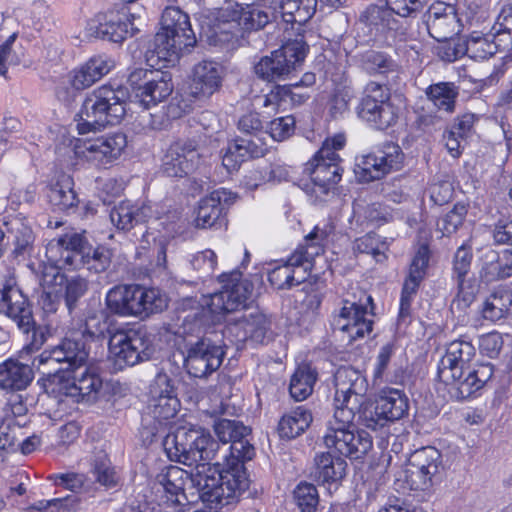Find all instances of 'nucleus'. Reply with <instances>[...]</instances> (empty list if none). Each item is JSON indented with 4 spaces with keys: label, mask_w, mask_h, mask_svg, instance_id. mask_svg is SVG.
<instances>
[{
    "label": "nucleus",
    "mask_w": 512,
    "mask_h": 512,
    "mask_svg": "<svg viewBox=\"0 0 512 512\" xmlns=\"http://www.w3.org/2000/svg\"><path fill=\"white\" fill-rule=\"evenodd\" d=\"M468 207L464 203H456L453 208L437 222V228L443 236H450L458 231L467 216Z\"/></svg>",
    "instance_id": "nucleus-51"
},
{
    "label": "nucleus",
    "mask_w": 512,
    "mask_h": 512,
    "mask_svg": "<svg viewBox=\"0 0 512 512\" xmlns=\"http://www.w3.org/2000/svg\"><path fill=\"white\" fill-rule=\"evenodd\" d=\"M88 351L82 339L65 337L57 345L43 351L37 360L43 366V374L52 378V381H61L69 370L82 366L88 359Z\"/></svg>",
    "instance_id": "nucleus-11"
},
{
    "label": "nucleus",
    "mask_w": 512,
    "mask_h": 512,
    "mask_svg": "<svg viewBox=\"0 0 512 512\" xmlns=\"http://www.w3.org/2000/svg\"><path fill=\"white\" fill-rule=\"evenodd\" d=\"M225 356L222 339L213 340L204 336L186 346L184 367L195 378H207L221 366Z\"/></svg>",
    "instance_id": "nucleus-15"
},
{
    "label": "nucleus",
    "mask_w": 512,
    "mask_h": 512,
    "mask_svg": "<svg viewBox=\"0 0 512 512\" xmlns=\"http://www.w3.org/2000/svg\"><path fill=\"white\" fill-rule=\"evenodd\" d=\"M92 473L96 481L106 488L117 484V475L105 454L96 457L92 463Z\"/></svg>",
    "instance_id": "nucleus-59"
},
{
    "label": "nucleus",
    "mask_w": 512,
    "mask_h": 512,
    "mask_svg": "<svg viewBox=\"0 0 512 512\" xmlns=\"http://www.w3.org/2000/svg\"><path fill=\"white\" fill-rule=\"evenodd\" d=\"M424 17L429 35L437 41L449 40L461 30L462 18L452 4L433 3Z\"/></svg>",
    "instance_id": "nucleus-23"
},
{
    "label": "nucleus",
    "mask_w": 512,
    "mask_h": 512,
    "mask_svg": "<svg viewBox=\"0 0 512 512\" xmlns=\"http://www.w3.org/2000/svg\"><path fill=\"white\" fill-rule=\"evenodd\" d=\"M442 456L432 446L415 450L404 470V481L410 490L430 492L439 480Z\"/></svg>",
    "instance_id": "nucleus-13"
},
{
    "label": "nucleus",
    "mask_w": 512,
    "mask_h": 512,
    "mask_svg": "<svg viewBox=\"0 0 512 512\" xmlns=\"http://www.w3.org/2000/svg\"><path fill=\"white\" fill-rule=\"evenodd\" d=\"M393 354V346L390 344H386L381 347L379 354L376 358L375 362V368L373 372V380L374 382L378 381H389L392 383H398V376H395V378L389 377L387 373V368L390 363L391 357Z\"/></svg>",
    "instance_id": "nucleus-62"
},
{
    "label": "nucleus",
    "mask_w": 512,
    "mask_h": 512,
    "mask_svg": "<svg viewBox=\"0 0 512 512\" xmlns=\"http://www.w3.org/2000/svg\"><path fill=\"white\" fill-rule=\"evenodd\" d=\"M465 55L476 61L492 57L497 51H502L495 34L484 33L483 30H472L464 42Z\"/></svg>",
    "instance_id": "nucleus-36"
},
{
    "label": "nucleus",
    "mask_w": 512,
    "mask_h": 512,
    "mask_svg": "<svg viewBox=\"0 0 512 512\" xmlns=\"http://www.w3.org/2000/svg\"><path fill=\"white\" fill-rule=\"evenodd\" d=\"M361 69L370 76L398 73L400 65L389 54L379 50H367L359 56Z\"/></svg>",
    "instance_id": "nucleus-39"
},
{
    "label": "nucleus",
    "mask_w": 512,
    "mask_h": 512,
    "mask_svg": "<svg viewBox=\"0 0 512 512\" xmlns=\"http://www.w3.org/2000/svg\"><path fill=\"white\" fill-rule=\"evenodd\" d=\"M115 18L114 13L99 14L89 24V29L98 38L120 43L128 34V25L126 22L121 21L120 18Z\"/></svg>",
    "instance_id": "nucleus-37"
},
{
    "label": "nucleus",
    "mask_w": 512,
    "mask_h": 512,
    "mask_svg": "<svg viewBox=\"0 0 512 512\" xmlns=\"http://www.w3.org/2000/svg\"><path fill=\"white\" fill-rule=\"evenodd\" d=\"M494 366L491 363H480L473 367L466 366V380H461L458 393H454L458 399H467L492 378Z\"/></svg>",
    "instance_id": "nucleus-38"
},
{
    "label": "nucleus",
    "mask_w": 512,
    "mask_h": 512,
    "mask_svg": "<svg viewBox=\"0 0 512 512\" xmlns=\"http://www.w3.org/2000/svg\"><path fill=\"white\" fill-rule=\"evenodd\" d=\"M173 88L172 77L169 72L154 70L152 77L146 83V87H143L144 90L138 93L139 102L146 109H149L170 96Z\"/></svg>",
    "instance_id": "nucleus-35"
},
{
    "label": "nucleus",
    "mask_w": 512,
    "mask_h": 512,
    "mask_svg": "<svg viewBox=\"0 0 512 512\" xmlns=\"http://www.w3.org/2000/svg\"><path fill=\"white\" fill-rule=\"evenodd\" d=\"M252 286L248 281L231 280L210 296L208 308L218 319L226 314L245 308L250 299Z\"/></svg>",
    "instance_id": "nucleus-24"
},
{
    "label": "nucleus",
    "mask_w": 512,
    "mask_h": 512,
    "mask_svg": "<svg viewBox=\"0 0 512 512\" xmlns=\"http://www.w3.org/2000/svg\"><path fill=\"white\" fill-rule=\"evenodd\" d=\"M126 145V136L123 133H114L88 141L83 155L95 166L106 168L119 158Z\"/></svg>",
    "instance_id": "nucleus-27"
},
{
    "label": "nucleus",
    "mask_w": 512,
    "mask_h": 512,
    "mask_svg": "<svg viewBox=\"0 0 512 512\" xmlns=\"http://www.w3.org/2000/svg\"><path fill=\"white\" fill-rule=\"evenodd\" d=\"M328 233L315 227L284 263L268 272L269 283L277 290L304 283L314 268L315 258L324 253Z\"/></svg>",
    "instance_id": "nucleus-6"
},
{
    "label": "nucleus",
    "mask_w": 512,
    "mask_h": 512,
    "mask_svg": "<svg viewBox=\"0 0 512 512\" xmlns=\"http://www.w3.org/2000/svg\"><path fill=\"white\" fill-rule=\"evenodd\" d=\"M59 382V391L71 397L76 402L94 401L103 384L101 377L96 372L88 369L80 373H75L72 377V381L67 379L66 382H62V380Z\"/></svg>",
    "instance_id": "nucleus-30"
},
{
    "label": "nucleus",
    "mask_w": 512,
    "mask_h": 512,
    "mask_svg": "<svg viewBox=\"0 0 512 512\" xmlns=\"http://www.w3.org/2000/svg\"><path fill=\"white\" fill-rule=\"evenodd\" d=\"M345 141L343 134L326 139L314 157L306 163L305 172L311 178L312 192L316 197L326 195L341 180V159L337 151L344 147Z\"/></svg>",
    "instance_id": "nucleus-9"
},
{
    "label": "nucleus",
    "mask_w": 512,
    "mask_h": 512,
    "mask_svg": "<svg viewBox=\"0 0 512 512\" xmlns=\"http://www.w3.org/2000/svg\"><path fill=\"white\" fill-rule=\"evenodd\" d=\"M313 420L312 413L305 406H298L282 416L278 423L281 438L294 439L304 433Z\"/></svg>",
    "instance_id": "nucleus-42"
},
{
    "label": "nucleus",
    "mask_w": 512,
    "mask_h": 512,
    "mask_svg": "<svg viewBox=\"0 0 512 512\" xmlns=\"http://www.w3.org/2000/svg\"><path fill=\"white\" fill-rule=\"evenodd\" d=\"M426 95L439 110L452 113L455 110L458 87L452 82H439L426 89Z\"/></svg>",
    "instance_id": "nucleus-47"
},
{
    "label": "nucleus",
    "mask_w": 512,
    "mask_h": 512,
    "mask_svg": "<svg viewBox=\"0 0 512 512\" xmlns=\"http://www.w3.org/2000/svg\"><path fill=\"white\" fill-rule=\"evenodd\" d=\"M73 181L69 176H62L55 184L51 185L47 198L56 211H69L78 205V197L74 191Z\"/></svg>",
    "instance_id": "nucleus-43"
},
{
    "label": "nucleus",
    "mask_w": 512,
    "mask_h": 512,
    "mask_svg": "<svg viewBox=\"0 0 512 512\" xmlns=\"http://www.w3.org/2000/svg\"><path fill=\"white\" fill-rule=\"evenodd\" d=\"M195 478L186 470L170 465L163 469L156 477L157 484L164 493L163 503L173 509V512H183L189 505V500L185 494V486L189 481L195 483Z\"/></svg>",
    "instance_id": "nucleus-20"
},
{
    "label": "nucleus",
    "mask_w": 512,
    "mask_h": 512,
    "mask_svg": "<svg viewBox=\"0 0 512 512\" xmlns=\"http://www.w3.org/2000/svg\"><path fill=\"white\" fill-rule=\"evenodd\" d=\"M356 112L361 120L377 130L388 129L398 119V108L391 101L389 87L372 80L364 86Z\"/></svg>",
    "instance_id": "nucleus-10"
},
{
    "label": "nucleus",
    "mask_w": 512,
    "mask_h": 512,
    "mask_svg": "<svg viewBox=\"0 0 512 512\" xmlns=\"http://www.w3.org/2000/svg\"><path fill=\"white\" fill-rule=\"evenodd\" d=\"M502 52L512 56V6H504L492 27Z\"/></svg>",
    "instance_id": "nucleus-48"
},
{
    "label": "nucleus",
    "mask_w": 512,
    "mask_h": 512,
    "mask_svg": "<svg viewBox=\"0 0 512 512\" xmlns=\"http://www.w3.org/2000/svg\"><path fill=\"white\" fill-rule=\"evenodd\" d=\"M0 314L13 320L17 327L27 335L25 349L27 352L39 350L47 340L45 327L37 326L32 305L14 280H6L0 289Z\"/></svg>",
    "instance_id": "nucleus-8"
},
{
    "label": "nucleus",
    "mask_w": 512,
    "mask_h": 512,
    "mask_svg": "<svg viewBox=\"0 0 512 512\" xmlns=\"http://www.w3.org/2000/svg\"><path fill=\"white\" fill-rule=\"evenodd\" d=\"M33 379L34 372L28 364L12 358L0 363V389L2 390H25Z\"/></svg>",
    "instance_id": "nucleus-34"
},
{
    "label": "nucleus",
    "mask_w": 512,
    "mask_h": 512,
    "mask_svg": "<svg viewBox=\"0 0 512 512\" xmlns=\"http://www.w3.org/2000/svg\"><path fill=\"white\" fill-rule=\"evenodd\" d=\"M235 198L236 195L231 191L219 188L201 199L195 218L196 227L202 229L221 227L225 221L224 211Z\"/></svg>",
    "instance_id": "nucleus-25"
},
{
    "label": "nucleus",
    "mask_w": 512,
    "mask_h": 512,
    "mask_svg": "<svg viewBox=\"0 0 512 512\" xmlns=\"http://www.w3.org/2000/svg\"><path fill=\"white\" fill-rule=\"evenodd\" d=\"M221 84L220 65L213 61H202L194 67L189 94L195 99H206L218 91Z\"/></svg>",
    "instance_id": "nucleus-29"
},
{
    "label": "nucleus",
    "mask_w": 512,
    "mask_h": 512,
    "mask_svg": "<svg viewBox=\"0 0 512 512\" xmlns=\"http://www.w3.org/2000/svg\"><path fill=\"white\" fill-rule=\"evenodd\" d=\"M295 130V118L287 115L275 118L268 125L267 135L275 141H283L289 138Z\"/></svg>",
    "instance_id": "nucleus-61"
},
{
    "label": "nucleus",
    "mask_w": 512,
    "mask_h": 512,
    "mask_svg": "<svg viewBox=\"0 0 512 512\" xmlns=\"http://www.w3.org/2000/svg\"><path fill=\"white\" fill-rule=\"evenodd\" d=\"M150 212L149 207H138L129 201H123L111 210L110 220L118 229L129 230L137 224L146 222Z\"/></svg>",
    "instance_id": "nucleus-41"
},
{
    "label": "nucleus",
    "mask_w": 512,
    "mask_h": 512,
    "mask_svg": "<svg viewBox=\"0 0 512 512\" xmlns=\"http://www.w3.org/2000/svg\"><path fill=\"white\" fill-rule=\"evenodd\" d=\"M113 67L114 61L111 58L105 55L94 56L71 73L69 82L75 90H84L108 74Z\"/></svg>",
    "instance_id": "nucleus-32"
},
{
    "label": "nucleus",
    "mask_w": 512,
    "mask_h": 512,
    "mask_svg": "<svg viewBox=\"0 0 512 512\" xmlns=\"http://www.w3.org/2000/svg\"><path fill=\"white\" fill-rule=\"evenodd\" d=\"M113 67L114 61L111 58L105 55L94 56L71 73L69 82L75 90H84L108 74Z\"/></svg>",
    "instance_id": "nucleus-33"
},
{
    "label": "nucleus",
    "mask_w": 512,
    "mask_h": 512,
    "mask_svg": "<svg viewBox=\"0 0 512 512\" xmlns=\"http://www.w3.org/2000/svg\"><path fill=\"white\" fill-rule=\"evenodd\" d=\"M462 18V27L468 26L473 30H486L490 24V13L486 6L480 5L475 1H469L465 9L459 15Z\"/></svg>",
    "instance_id": "nucleus-49"
},
{
    "label": "nucleus",
    "mask_w": 512,
    "mask_h": 512,
    "mask_svg": "<svg viewBox=\"0 0 512 512\" xmlns=\"http://www.w3.org/2000/svg\"><path fill=\"white\" fill-rule=\"evenodd\" d=\"M108 331L107 315L103 311L89 312L80 327L82 336L92 340L104 338Z\"/></svg>",
    "instance_id": "nucleus-53"
},
{
    "label": "nucleus",
    "mask_w": 512,
    "mask_h": 512,
    "mask_svg": "<svg viewBox=\"0 0 512 512\" xmlns=\"http://www.w3.org/2000/svg\"><path fill=\"white\" fill-rule=\"evenodd\" d=\"M195 139H178L168 148L162 160V170L168 177H183L193 172L200 161Z\"/></svg>",
    "instance_id": "nucleus-19"
},
{
    "label": "nucleus",
    "mask_w": 512,
    "mask_h": 512,
    "mask_svg": "<svg viewBox=\"0 0 512 512\" xmlns=\"http://www.w3.org/2000/svg\"><path fill=\"white\" fill-rule=\"evenodd\" d=\"M294 501L301 512H315L319 503V494L314 484L300 482L293 491Z\"/></svg>",
    "instance_id": "nucleus-56"
},
{
    "label": "nucleus",
    "mask_w": 512,
    "mask_h": 512,
    "mask_svg": "<svg viewBox=\"0 0 512 512\" xmlns=\"http://www.w3.org/2000/svg\"><path fill=\"white\" fill-rule=\"evenodd\" d=\"M317 3V0H281L272 12L258 4L235 3L220 12L209 39L214 45L230 43L246 32L263 29L278 17L287 24L302 26L315 14Z\"/></svg>",
    "instance_id": "nucleus-2"
},
{
    "label": "nucleus",
    "mask_w": 512,
    "mask_h": 512,
    "mask_svg": "<svg viewBox=\"0 0 512 512\" xmlns=\"http://www.w3.org/2000/svg\"><path fill=\"white\" fill-rule=\"evenodd\" d=\"M500 256L494 250H488L483 256V264L479 271V277L482 282L489 284L501 279H506L502 268Z\"/></svg>",
    "instance_id": "nucleus-55"
},
{
    "label": "nucleus",
    "mask_w": 512,
    "mask_h": 512,
    "mask_svg": "<svg viewBox=\"0 0 512 512\" xmlns=\"http://www.w3.org/2000/svg\"><path fill=\"white\" fill-rule=\"evenodd\" d=\"M53 278L59 284L65 280L63 296L69 313H72L78 307L80 299L88 291V281L80 276L66 278L58 270L53 274Z\"/></svg>",
    "instance_id": "nucleus-46"
},
{
    "label": "nucleus",
    "mask_w": 512,
    "mask_h": 512,
    "mask_svg": "<svg viewBox=\"0 0 512 512\" xmlns=\"http://www.w3.org/2000/svg\"><path fill=\"white\" fill-rule=\"evenodd\" d=\"M148 350V341L137 331H117L109 339V352L119 370L149 359Z\"/></svg>",
    "instance_id": "nucleus-17"
},
{
    "label": "nucleus",
    "mask_w": 512,
    "mask_h": 512,
    "mask_svg": "<svg viewBox=\"0 0 512 512\" xmlns=\"http://www.w3.org/2000/svg\"><path fill=\"white\" fill-rule=\"evenodd\" d=\"M333 432H326L324 444L328 449H333L339 455L350 459H361L372 448V438L364 430L354 431L351 429H334Z\"/></svg>",
    "instance_id": "nucleus-22"
},
{
    "label": "nucleus",
    "mask_w": 512,
    "mask_h": 512,
    "mask_svg": "<svg viewBox=\"0 0 512 512\" xmlns=\"http://www.w3.org/2000/svg\"><path fill=\"white\" fill-rule=\"evenodd\" d=\"M168 306V297L158 288L143 287L142 292V313L141 317H148L151 314L160 313Z\"/></svg>",
    "instance_id": "nucleus-57"
},
{
    "label": "nucleus",
    "mask_w": 512,
    "mask_h": 512,
    "mask_svg": "<svg viewBox=\"0 0 512 512\" xmlns=\"http://www.w3.org/2000/svg\"><path fill=\"white\" fill-rule=\"evenodd\" d=\"M49 479L54 481L58 487H63L73 493H80L85 486L87 478L84 474L68 472L50 476Z\"/></svg>",
    "instance_id": "nucleus-64"
},
{
    "label": "nucleus",
    "mask_w": 512,
    "mask_h": 512,
    "mask_svg": "<svg viewBox=\"0 0 512 512\" xmlns=\"http://www.w3.org/2000/svg\"><path fill=\"white\" fill-rule=\"evenodd\" d=\"M512 304V295L508 292L493 293L484 303L483 318L497 322L506 317Z\"/></svg>",
    "instance_id": "nucleus-50"
},
{
    "label": "nucleus",
    "mask_w": 512,
    "mask_h": 512,
    "mask_svg": "<svg viewBox=\"0 0 512 512\" xmlns=\"http://www.w3.org/2000/svg\"><path fill=\"white\" fill-rule=\"evenodd\" d=\"M335 411L328 422L327 432L354 428L356 412L360 410L367 392V381L356 369L342 366L334 374Z\"/></svg>",
    "instance_id": "nucleus-7"
},
{
    "label": "nucleus",
    "mask_w": 512,
    "mask_h": 512,
    "mask_svg": "<svg viewBox=\"0 0 512 512\" xmlns=\"http://www.w3.org/2000/svg\"><path fill=\"white\" fill-rule=\"evenodd\" d=\"M404 154L401 147L393 142H385L372 152L362 156L355 174L360 182L379 180L402 167Z\"/></svg>",
    "instance_id": "nucleus-16"
},
{
    "label": "nucleus",
    "mask_w": 512,
    "mask_h": 512,
    "mask_svg": "<svg viewBox=\"0 0 512 512\" xmlns=\"http://www.w3.org/2000/svg\"><path fill=\"white\" fill-rule=\"evenodd\" d=\"M228 146L230 147V153L235 154L241 162L249 158L261 157L267 150L265 141H256L252 138H237Z\"/></svg>",
    "instance_id": "nucleus-52"
},
{
    "label": "nucleus",
    "mask_w": 512,
    "mask_h": 512,
    "mask_svg": "<svg viewBox=\"0 0 512 512\" xmlns=\"http://www.w3.org/2000/svg\"><path fill=\"white\" fill-rule=\"evenodd\" d=\"M366 316V305L344 300L343 307L334 318V326L347 333L350 341H356L372 331L373 320Z\"/></svg>",
    "instance_id": "nucleus-26"
},
{
    "label": "nucleus",
    "mask_w": 512,
    "mask_h": 512,
    "mask_svg": "<svg viewBox=\"0 0 512 512\" xmlns=\"http://www.w3.org/2000/svg\"><path fill=\"white\" fill-rule=\"evenodd\" d=\"M475 355V348L471 342L457 339L450 342L446 348L445 355L438 364L437 377L440 381L454 379L461 375V369L470 365Z\"/></svg>",
    "instance_id": "nucleus-28"
},
{
    "label": "nucleus",
    "mask_w": 512,
    "mask_h": 512,
    "mask_svg": "<svg viewBox=\"0 0 512 512\" xmlns=\"http://www.w3.org/2000/svg\"><path fill=\"white\" fill-rule=\"evenodd\" d=\"M45 255L55 269L86 267L89 271L101 273L111 262V254L107 248H93L80 233H66L52 239L46 246Z\"/></svg>",
    "instance_id": "nucleus-5"
},
{
    "label": "nucleus",
    "mask_w": 512,
    "mask_h": 512,
    "mask_svg": "<svg viewBox=\"0 0 512 512\" xmlns=\"http://www.w3.org/2000/svg\"><path fill=\"white\" fill-rule=\"evenodd\" d=\"M234 328L243 332L241 340L262 342L269 329V321L263 313L254 311L248 315H243L241 319L237 321Z\"/></svg>",
    "instance_id": "nucleus-44"
},
{
    "label": "nucleus",
    "mask_w": 512,
    "mask_h": 512,
    "mask_svg": "<svg viewBox=\"0 0 512 512\" xmlns=\"http://www.w3.org/2000/svg\"><path fill=\"white\" fill-rule=\"evenodd\" d=\"M163 447L172 461L196 465L195 485L204 502L215 506L229 505L249 486L244 467L247 460L225 458V467L221 471L209 465L216 457L219 444L201 428L177 427L165 436Z\"/></svg>",
    "instance_id": "nucleus-1"
},
{
    "label": "nucleus",
    "mask_w": 512,
    "mask_h": 512,
    "mask_svg": "<svg viewBox=\"0 0 512 512\" xmlns=\"http://www.w3.org/2000/svg\"><path fill=\"white\" fill-rule=\"evenodd\" d=\"M179 407L180 401L177 396L150 398L148 404L149 413L159 422L173 418Z\"/></svg>",
    "instance_id": "nucleus-54"
},
{
    "label": "nucleus",
    "mask_w": 512,
    "mask_h": 512,
    "mask_svg": "<svg viewBox=\"0 0 512 512\" xmlns=\"http://www.w3.org/2000/svg\"><path fill=\"white\" fill-rule=\"evenodd\" d=\"M77 499L74 496H65L51 500H41L31 507L40 512H70L74 509Z\"/></svg>",
    "instance_id": "nucleus-63"
},
{
    "label": "nucleus",
    "mask_w": 512,
    "mask_h": 512,
    "mask_svg": "<svg viewBox=\"0 0 512 512\" xmlns=\"http://www.w3.org/2000/svg\"><path fill=\"white\" fill-rule=\"evenodd\" d=\"M106 305L112 313L128 316V285H117L111 288L106 295Z\"/></svg>",
    "instance_id": "nucleus-60"
},
{
    "label": "nucleus",
    "mask_w": 512,
    "mask_h": 512,
    "mask_svg": "<svg viewBox=\"0 0 512 512\" xmlns=\"http://www.w3.org/2000/svg\"><path fill=\"white\" fill-rule=\"evenodd\" d=\"M161 30L150 42L145 53L151 66H174L185 49L196 44L190 18L179 7H166L161 17Z\"/></svg>",
    "instance_id": "nucleus-3"
},
{
    "label": "nucleus",
    "mask_w": 512,
    "mask_h": 512,
    "mask_svg": "<svg viewBox=\"0 0 512 512\" xmlns=\"http://www.w3.org/2000/svg\"><path fill=\"white\" fill-rule=\"evenodd\" d=\"M308 46L303 37L287 40L269 56L262 57L254 66L255 74L266 81H276L290 74L304 61Z\"/></svg>",
    "instance_id": "nucleus-12"
},
{
    "label": "nucleus",
    "mask_w": 512,
    "mask_h": 512,
    "mask_svg": "<svg viewBox=\"0 0 512 512\" xmlns=\"http://www.w3.org/2000/svg\"><path fill=\"white\" fill-rule=\"evenodd\" d=\"M113 67L114 61L111 58L105 55L94 56L71 73L69 82L75 90H84L108 74Z\"/></svg>",
    "instance_id": "nucleus-31"
},
{
    "label": "nucleus",
    "mask_w": 512,
    "mask_h": 512,
    "mask_svg": "<svg viewBox=\"0 0 512 512\" xmlns=\"http://www.w3.org/2000/svg\"><path fill=\"white\" fill-rule=\"evenodd\" d=\"M128 99V89L120 84L107 83L88 93L78 114V133L84 135L120 123Z\"/></svg>",
    "instance_id": "nucleus-4"
},
{
    "label": "nucleus",
    "mask_w": 512,
    "mask_h": 512,
    "mask_svg": "<svg viewBox=\"0 0 512 512\" xmlns=\"http://www.w3.org/2000/svg\"><path fill=\"white\" fill-rule=\"evenodd\" d=\"M214 431L223 444L230 443L229 455H225L224 458L251 460L254 457V446L247 439L251 429L242 422L219 419L214 424Z\"/></svg>",
    "instance_id": "nucleus-21"
},
{
    "label": "nucleus",
    "mask_w": 512,
    "mask_h": 512,
    "mask_svg": "<svg viewBox=\"0 0 512 512\" xmlns=\"http://www.w3.org/2000/svg\"><path fill=\"white\" fill-rule=\"evenodd\" d=\"M237 127L241 133L253 137L256 141H265L267 136L264 122L257 112H248L242 115L238 120Z\"/></svg>",
    "instance_id": "nucleus-58"
},
{
    "label": "nucleus",
    "mask_w": 512,
    "mask_h": 512,
    "mask_svg": "<svg viewBox=\"0 0 512 512\" xmlns=\"http://www.w3.org/2000/svg\"><path fill=\"white\" fill-rule=\"evenodd\" d=\"M315 478L323 484L335 483L346 474V461L340 456L324 452L315 457Z\"/></svg>",
    "instance_id": "nucleus-40"
},
{
    "label": "nucleus",
    "mask_w": 512,
    "mask_h": 512,
    "mask_svg": "<svg viewBox=\"0 0 512 512\" xmlns=\"http://www.w3.org/2000/svg\"><path fill=\"white\" fill-rule=\"evenodd\" d=\"M473 259L472 247L463 243L455 252L453 271L457 279L458 292L451 303V310L465 311L475 300L478 285L475 280L467 279Z\"/></svg>",
    "instance_id": "nucleus-18"
},
{
    "label": "nucleus",
    "mask_w": 512,
    "mask_h": 512,
    "mask_svg": "<svg viewBox=\"0 0 512 512\" xmlns=\"http://www.w3.org/2000/svg\"><path fill=\"white\" fill-rule=\"evenodd\" d=\"M409 411V399L404 391L383 389L375 399L372 409L362 413V424L372 430L381 429L405 417Z\"/></svg>",
    "instance_id": "nucleus-14"
},
{
    "label": "nucleus",
    "mask_w": 512,
    "mask_h": 512,
    "mask_svg": "<svg viewBox=\"0 0 512 512\" xmlns=\"http://www.w3.org/2000/svg\"><path fill=\"white\" fill-rule=\"evenodd\" d=\"M317 380V372L309 365H300L291 377L289 392L296 401L309 397Z\"/></svg>",
    "instance_id": "nucleus-45"
}]
</instances>
